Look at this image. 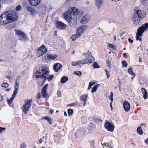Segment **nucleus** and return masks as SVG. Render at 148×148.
<instances>
[{
    "label": "nucleus",
    "mask_w": 148,
    "mask_h": 148,
    "mask_svg": "<svg viewBox=\"0 0 148 148\" xmlns=\"http://www.w3.org/2000/svg\"><path fill=\"white\" fill-rule=\"evenodd\" d=\"M18 15L15 11L9 10L3 13L0 16V24L5 25L17 20Z\"/></svg>",
    "instance_id": "nucleus-1"
},
{
    "label": "nucleus",
    "mask_w": 148,
    "mask_h": 148,
    "mask_svg": "<svg viewBox=\"0 0 148 148\" xmlns=\"http://www.w3.org/2000/svg\"><path fill=\"white\" fill-rule=\"evenodd\" d=\"M134 12L135 13L133 15L132 19L135 25H140L142 23L140 22V20H141L142 18H143L145 16L146 12L137 8H135Z\"/></svg>",
    "instance_id": "nucleus-2"
},
{
    "label": "nucleus",
    "mask_w": 148,
    "mask_h": 148,
    "mask_svg": "<svg viewBox=\"0 0 148 148\" xmlns=\"http://www.w3.org/2000/svg\"><path fill=\"white\" fill-rule=\"evenodd\" d=\"M85 55L84 60H83L84 64L86 63H92L94 61V58L91 56V53L88 51L86 53H85L84 55Z\"/></svg>",
    "instance_id": "nucleus-3"
},
{
    "label": "nucleus",
    "mask_w": 148,
    "mask_h": 148,
    "mask_svg": "<svg viewBox=\"0 0 148 148\" xmlns=\"http://www.w3.org/2000/svg\"><path fill=\"white\" fill-rule=\"evenodd\" d=\"M64 16L65 19L69 23V25L71 27H75L77 24V19L76 18L72 16Z\"/></svg>",
    "instance_id": "nucleus-4"
},
{
    "label": "nucleus",
    "mask_w": 148,
    "mask_h": 148,
    "mask_svg": "<svg viewBox=\"0 0 148 148\" xmlns=\"http://www.w3.org/2000/svg\"><path fill=\"white\" fill-rule=\"evenodd\" d=\"M49 71H47L45 72H43L40 71V70L37 71L36 73L35 74V76L37 78H41L42 77H44L45 79L43 80V83H44L45 81L46 80V78L47 77L46 76H48L49 75Z\"/></svg>",
    "instance_id": "nucleus-5"
},
{
    "label": "nucleus",
    "mask_w": 148,
    "mask_h": 148,
    "mask_svg": "<svg viewBox=\"0 0 148 148\" xmlns=\"http://www.w3.org/2000/svg\"><path fill=\"white\" fill-rule=\"evenodd\" d=\"M79 10L76 8L73 7L65 12L64 16H71V15H76L79 13Z\"/></svg>",
    "instance_id": "nucleus-6"
},
{
    "label": "nucleus",
    "mask_w": 148,
    "mask_h": 148,
    "mask_svg": "<svg viewBox=\"0 0 148 148\" xmlns=\"http://www.w3.org/2000/svg\"><path fill=\"white\" fill-rule=\"evenodd\" d=\"M47 49L44 45H42L39 47L37 51V56L40 57L43 56L47 52Z\"/></svg>",
    "instance_id": "nucleus-7"
},
{
    "label": "nucleus",
    "mask_w": 148,
    "mask_h": 148,
    "mask_svg": "<svg viewBox=\"0 0 148 148\" xmlns=\"http://www.w3.org/2000/svg\"><path fill=\"white\" fill-rule=\"evenodd\" d=\"M31 101L30 100H27L25 102V104L23 105V110L25 114H26L27 111L29 110V109L31 106Z\"/></svg>",
    "instance_id": "nucleus-8"
},
{
    "label": "nucleus",
    "mask_w": 148,
    "mask_h": 148,
    "mask_svg": "<svg viewBox=\"0 0 148 148\" xmlns=\"http://www.w3.org/2000/svg\"><path fill=\"white\" fill-rule=\"evenodd\" d=\"M86 134L85 130H77L75 133L76 137L79 139L82 138L84 134Z\"/></svg>",
    "instance_id": "nucleus-9"
},
{
    "label": "nucleus",
    "mask_w": 148,
    "mask_h": 148,
    "mask_svg": "<svg viewBox=\"0 0 148 148\" xmlns=\"http://www.w3.org/2000/svg\"><path fill=\"white\" fill-rule=\"evenodd\" d=\"M48 84H45L42 88L41 90L42 95L44 98L47 97L48 95L47 92V89Z\"/></svg>",
    "instance_id": "nucleus-10"
},
{
    "label": "nucleus",
    "mask_w": 148,
    "mask_h": 148,
    "mask_svg": "<svg viewBox=\"0 0 148 148\" xmlns=\"http://www.w3.org/2000/svg\"><path fill=\"white\" fill-rule=\"evenodd\" d=\"M104 126L107 130H114V126L112 123L108 122L106 120L104 125Z\"/></svg>",
    "instance_id": "nucleus-11"
},
{
    "label": "nucleus",
    "mask_w": 148,
    "mask_h": 148,
    "mask_svg": "<svg viewBox=\"0 0 148 148\" xmlns=\"http://www.w3.org/2000/svg\"><path fill=\"white\" fill-rule=\"evenodd\" d=\"M142 32L143 33L145 32L148 30V23H145L143 24L142 26L138 29Z\"/></svg>",
    "instance_id": "nucleus-12"
},
{
    "label": "nucleus",
    "mask_w": 148,
    "mask_h": 148,
    "mask_svg": "<svg viewBox=\"0 0 148 148\" xmlns=\"http://www.w3.org/2000/svg\"><path fill=\"white\" fill-rule=\"evenodd\" d=\"M14 31L17 36H20L25 40L27 39V36L25 33L19 30L15 29Z\"/></svg>",
    "instance_id": "nucleus-13"
},
{
    "label": "nucleus",
    "mask_w": 148,
    "mask_h": 148,
    "mask_svg": "<svg viewBox=\"0 0 148 148\" xmlns=\"http://www.w3.org/2000/svg\"><path fill=\"white\" fill-rule=\"evenodd\" d=\"M27 11L33 16H34L37 13V10L34 9L32 7L29 6H28L27 7Z\"/></svg>",
    "instance_id": "nucleus-14"
},
{
    "label": "nucleus",
    "mask_w": 148,
    "mask_h": 148,
    "mask_svg": "<svg viewBox=\"0 0 148 148\" xmlns=\"http://www.w3.org/2000/svg\"><path fill=\"white\" fill-rule=\"evenodd\" d=\"M123 105L125 111L127 112L129 111L130 108V106L129 102L125 100L123 102Z\"/></svg>",
    "instance_id": "nucleus-15"
},
{
    "label": "nucleus",
    "mask_w": 148,
    "mask_h": 148,
    "mask_svg": "<svg viewBox=\"0 0 148 148\" xmlns=\"http://www.w3.org/2000/svg\"><path fill=\"white\" fill-rule=\"evenodd\" d=\"M56 27L60 29H64L66 26L65 24L59 21H56Z\"/></svg>",
    "instance_id": "nucleus-16"
},
{
    "label": "nucleus",
    "mask_w": 148,
    "mask_h": 148,
    "mask_svg": "<svg viewBox=\"0 0 148 148\" xmlns=\"http://www.w3.org/2000/svg\"><path fill=\"white\" fill-rule=\"evenodd\" d=\"M143 33L138 29H137V32L136 35V39L137 40H139L140 42H142V37Z\"/></svg>",
    "instance_id": "nucleus-17"
},
{
    "label": "nucleus",
    "mask_w": 148,
    "mask_h": 148,
    "mask_svg": "<svg viewBox=\"0 0 148 148\" xmlns=\"http://www.w3.org/2000/svg\"><path fill=\"white\" fill-rule=\"evenodd\" d=\"M30 4L32 6H36L40 3L41 0H28Z\"/></svg>",
    "instance_id": "nucleus-18"
},
{
    "label": "nucleus",
    "mask_w": 148,
    "mask_h": 148,
    "mask_svg": "<svg viewBox=\"0 0 148 148\" xmlns=\"http://www.w3.org/2000/svg\"><path fill=\"white\" fill-rule=\"evenodd\" d=\"M57 56L56 55H46L44 57V58L46 60H53L56 59Z\"/></svg>",
    "instance_id": "nucleus-19"
},
{
    "label": "nucleus",
    "mask_w": 148,
    "mask_h": 148,
    "mask_svg": "<svg viewBox=\"0 0 148 148\" xmlns=\"http://www.w3.org/2000/svg\"><path fill=\"white\" fill-rule=\"evenodd\" d=\"M62 67V64L59 63L55 64L53 66V69L55 72H57Z\"/></svg>",
    "instance_id": "nucleus-20"
},
{
    "label": "nucleus",
    "mask_w": 148,
    "mask_h": 148,
    "mask_svg": "<svg viewBox=\"0 0 148 148\" xmlns=\"http://www.w3.org/2000/svg\"><path fill=\"white\" fill-rule=\"evenodd\" d=\"M17 92V89L14 90L12 96L10 98V100H8V102L9 103H11L13 100L16 97Z\"/></svg>",
    "instance_id": "nucleus-21"
},
{
    "label": "nucleus",
    "mask_w": 148,
    "mask_h": 148,
    "mask_svg": "<svg viewBox=\"0 0 148 148\" xmlns=\"http://www.w3.org/2000/svg\"><path fill=\"white\" fill-rule=\"evenodd\" d=\"M103 0H95V6L99 9L103 4Z\"/></svg>",
    "instance_id": "nucleus-22"
},
{
    "label": "nucleus",
    "mask_w": 148,
    "mask_h": 148,
    "mask_svg": "<svg viewBox=\"0 0 148 148\" xmlns=\"http://www.w3.org/2000/svg\"><path fill=\"white\" fill-rule=\"evenodd\" d=\"M80 34L77 33V32H76L75 34H73L71 38L72 40L73 41H75L77 38L80 36Z\"/></svg>",
    "instance_id": "nucleus-23"
},
{
    "label": "nucleus",
    "mask_w": 148,
    "mask_h": 148,
    "mask_svg": "<svg viewBox=\"0 0 148 148\" xmlns=\"http://www.w3.org/2000/svg\"><path fill=\"white\" fill-rule=\"evenodd\" d=\"M141 91L142 92V93L143 94V97L144 99H145L147 98V91L143 88H142Z\"/></svg>",
    "instance_id": "nucleus-24"
},
{
    "label": "nucleus",
    "mask_w": 148,
    "mask_h": 148,
    "mask_svg": "<svg viewBox=\"0 0 148 148\" xmlns=\"http://www.w3.org/2000/svg\"><path fill=\"white\" fill-rule=\"evenodd\" d=\"M88 21V19L86 16L83 17L81 20V23L83 24L87 23Z\"/></svg>",
    "instance_id": "nucleus-25"
},
{
    "label": "nucleus",
    "mask_w": 148,
    "mask_h": 148,
    "mask_svg": "<svg viewBox=\"0 0 148 148\" xmlns=\"http://www.w3.org/2000/svg\"><path fill=\"white\" fill-rule=\"evenodd\" d=\"M83 61L82 60H79L78 61L76 62H73L72 63V65L73 66H76L77 65L79 64H84L83 63Z\"/></svg>",
    "instance_id": "nucleus-26"
},
{
    "label": "nucleus",
    "mask_w": 148,
    "mask_h": 148,
    "mask_svg": "<svg viewBox=\"0 0 148 148\" xmlns=\"http://www.w3.org/2000/svg\"><path fill=\"white\" fill-rule=\"evenodd\" d=\"M113 93L112 92H110V96H108V97L109 98L111 101V102L110 103V106L111 108V110H112L113 109L112 106V102L113 101Z\"/></svg>",
    "instance_id": "nucleus-27"
},
{
    "label": "nucleus",
    "mask_w": 148,
    "mask_h": 148,
    "mask_svg": "<svg viewBox=\"0 0 148 148\" xmlns=\"http://www.w3.org/2000/svg\"><path fill=\"white\" fill-rule=\"evenodd\" d=\"M68 80V78L66 76H64L62 78L60 82L62 83H65Z\"/></svg>",
    "instance_id": "nucleus-28"
},
{
    "label": "nucleus",
    "mask_w": 148,
    "mask_h": 148,
    "mask_svg": "<svg viewBox=\"0 0 148 148\" xmlns=\"http://www.w3.org/2000/svg\"><path fill=\"white\" fill-rule=\"evenodd\" d=\"M88 97V94H86L85 95H82L80 97L82 101L87 100V99Z\"/></svg>",
    "instance_id": "nucleus-29"
},
{
    "label": "nucleus",
    "mask_w": 148,
    "mask_h": 148,
    "mask_svg": "<svg viewBox=\"0 0 148 148\" xmlns=\"http://www.w3.org/2000/svg\"><path fill=\"white\" fill-rule=\"evenodd\" d=\"M47 66L46 64H44L42 66V69H41L40 71H41L43 72H45L47 71H48L47 70Z\"/></svg>",
    "instance_id": "nucleus-30"
},
{
    "label": "nucleus",
    "mask_w": 148,
    "mask_h": 148,
    "mask_svg": "<svg viewBox=\"0 0 148 148\" xmlns=\"http://www.w3.org/2000/svg\"><path fill=\"white\" fill-rule=\"evenodd\" d=\"M100 86V85L99 84H97L94 86L92 89L91 91L93 93V92H96L97 90V88Z\"/></svg>",
    "instance_id": "nucleus-31"
},
{
    "label": "nucleus",
    "mask_w": 148,
    "mask_h": 148,
    "mask_svg": "<svg viewBox=\"0 0 148 148\" xmlns=\"http://www.w3.org/2000/svg\"><path fill=\"white\" fill-rule=\"evenodd\" d=\"M92 66L94 69L99 68H100V66L96 62H94L92 64Z\"/></svg>",
    "instance_id": "nucleus-32"
},
{
    "label": "nucleus",
    "mask_w": 148,
    "mask_h": 148,
    "mask_svg": "<svg viewBox=\"0 0 148 148\" xmlns=\"http://www.w3.org/2000/svg\"><path fill=\"white\" fill-rule=\"evenodd\" d=\"M108 46L110 48H112L113 49L115 50H116V46L114 45H112L111 43H108Z\"/></svg>",
    "instance_id": "nucleus-33"
},
{
    "label": "nucleus",
    "mask_w": 148,
    "mask_h": 148,
    "mask_svg": "<svg viewBox=\"0 0 148 148\" xmlns=\"http://www.w3.org/2000/svg\"><path fill=\"white\" fill-rule=\"evenodd\" d=\"M19 77V76L18 77V78L16 80L15 82V86H14V90H15L16 89H17V92H18V87H19V83H17V80L18 78Z\"/></svg>",
    "instance_id": "nucleus-34"
},
{
    "label": "nucleus",
    "mask_w": 148,
    "mask_h": 148,
    "mask_svg": "<svg viewBox=\"0 0 148 148\" xmlns=\"http://www.w3.org/2000/svg\"><path fill=\"white\" fill-rule=\"evenodd\" d=\"M128 72L129 73H130V74L132 75H135V73H134L132 71V69L131 67L130 68L128 69Z\"/></svg>",
    "instance_id": "nucleus-35"
},
{
    "label": "nucleus",
    "mask_w": 148,
    "mask_h": 148,
    "mask_svg": "<svg viewBox=\"0 0 148 148\" xmlns=\"http://www.w3.org/2000/svg\"><path fill=\"white\" fill-rule=\"evenodd\" d=\"M82 74L81 72L79 71H77L75 72H74L73 73V74L76 75L78 76L79 77L81 76Z\"/></svg>",
    "instance_id": "nucleus-36"
},
{
    "label": "nucleus",
    "mask_w": 148,
    "mask_h": 148,
    "mask_svg": "<svg viewBox=\"0 0 148 148\" xmlns=\"http://www.w3.org/2000/svg\"><path fill=\"white\" fill-rule=\"evenodd\" d=\"M73 112V111L72 109H69L68 110V113L69 116L71 115Z\"/></svg>",
    "instance_id": "nucleus-37"
},
{
    "label": "nucleus",
    "mask_w": 148,
    "mask_h": 148,
    "mask_svg": "<svg viewBox=\"0 0 148 148\" xmlns=\"http://www.w3.org/2000/svg\"><path fill=\"white\" fill-rule=\"evenodd\" d=\"M46 140L47 139L46 136H43L41 138H40L39 140V142L40 143H42V142L44 141V139Z\"/></svg>",
    "instance_id": "nucleus-38"
},
{
    "label": "nucleus",
    "mask_w": 148,
    "mask_h": 148,
    "mask_svg": "<svg viewBox=\"0 0 148 148\" xmlns=\"http://www.w3.org/2000/svg\"><path fill=\"white\" fill-rule=\"evenodd\" d=\"M123 66L124 67H126L127 66V63L125 61L123 60L122 62Z\"/></svg>",
    "instance_id": "nucleus-39"
},
{
    "label": "nucleus",
    "mask_w": 148,
    "mask_h": 148,
    "mask_svg": "<svg viewBox=\"0 0 148 148\" xmlns=\"http://www.w3.org/2000/svg\"><path fill=\"white\" fill-rule=\"evenodd\" d=\"M46 77H47L46 78L47 79L48 81L50 82L52 79L54 77V76L53 75H51L48 77L47 76Z\"/></svg>",
    "instance_id": "nucleus-40"
},
{
    "label": "nucleus",
    "mask_w": 148,
    "mask_h": 148,
    "mask_svg": "<svg viewBox=\"0 0 148 148\" xmlns=\"http://www.w3.org/2000/svg\"><path fill=\"white\" fill-rule=\"evenodd\" d=\"M95 84V83L94 82H90L89 83L88 89H90V88H91L92 86Z\"/></svg>",
    "instance_id": "nucleus-41"
},
{
    "label": "nucleus",
    "mask_w": 148,
    "mask_h": 148,
    "mask_svg": "<svg viewBox=\"0 0 148 148\" xmlns=\"http://www.w3.org/2000/svg\"><path fill=\"white\" fill-rule=\"evenodd\" d=\"M9 84L7 83H3L1 85V86L5 88H7L9 86Z\"/></svg>",
    "instance_id": "nucleus-42"
},
{
    "label": "nucleus",
    "mask_w": 148,
    "mask_h": 148,
    "mask_svg": "<svg viewBox=\"0 0 148 148\" xmlns=\"http://www.w3.org/2000/svg\"><path fill=\"white\" fill-rule=\"evenodd\" d=\"M106 63L109 67H110L111 64L110 61L109 60H107L106 61Z\"/></svg>",
    "instance_id": "nucleus-43"
},
{
    "label": "nucleus",
    "mask_w": 148,
    "mask_h": 148,
    "mask_svg": "<svg viewBox=\"0 0 148 148\" xmlns=\"http://www.w3.org/2000/svg\"><path fill=\"white\" fill-rule=\"evenodd\" d=\"M87 27V26H82V27H79V30L81 29H82L83 30V31H84L85 29H86V28Z\"/></svg>",
    "instance_id": "nucleus-44"
},
{
    "label": "nucleus",
    "mask_w": 148,
    "mask_h": 148,
    "mask_svg": "<svg viewBox=\"0 0 148 148\" xmlns=\"http://www.w3.org/2000/svg\"><path fill=\"white\" fill-rule=\"evenodd\" d=\"M26 145L25 143L23 142L22 144L21 145V148H25Z\"/></svg>",
    "instance_id": "nucleus-45"
},
{
    "label": "nucleus",
    "mask_w": 148,
    "mask_h": 148,
    "mask_svg": "<svg viewBox=\"0 0 148 148\" xmlns=\"http://www.w3.org/2000/svg\"><path fill=\"white\" fill-rule=\"evenodd\" d=\"M95 140H92L91 141H89L90 143L92 144V145H91L90 147H91L92 146V147H94V145L95 143Z\"/></svg>",
    "instance_id": "nucleus-46"
},
{
    "label": "nucleus",
    "mask_w": 148,
    "mask_h": 148,
    "mask_svg": "<svg viewBox=\"0 0 148 148\" xmlns=\"http://www.w3.org/2000/svg\"><path fill=\"white\" fill-rule=\"evenodd\" d=\"M105 71L106 73V75L107 76V78H109L110 73L108 71L107 69H105Z\"/></svg>",
    "instance_id": "nucleus-47"
},
{
    "label": "nucleus",
    "mask_w": 148,
    "mask_h": 148,
    "mask_svg": "<svg viewBox=\"0 0 148 148\" xmlns=\"http://www.w3.org/2000/svg\"><path fill=\"white\" fill-rule=\"evenodd\" d=\"M81 121L83 123H85V122H86V118L84 117H81Z\"/></svg>",
    "instance_id": "nucleus-48"
},
{
    "label": "nucleus",
    "mask_w": 148,
    "mask_h": 148,
    "mask_svg": "<svg viewBox=\"0 0 148 148\" xmlns=\"http://www.w3.org/2000/svg\"><path fill=\"white\" fill-rule=\"evenodd\" d=\"M138 134L142 135L143 134V132L142 130H136Z\"/></svg>",
    "instance_id": "nucleus-49"
},
{
    "label": "nucleus",
    "mask_w": 148,
    "mask_h": 148,
    "mask_svg": "<svg viewBox=\"0 0 148 148\" xmlns=\"http://www.w3.org/2000/svg\"><path fill=\"white\" fill-rule=\"evenodd\" d=\"M48 121H49L50 124H51L53 122V120L52 118L50 117L48 119Z\"/></svg>",
    "instance_id": "nucleus-50"
},
{
    "label": "nucleus",
    "mask_w": 148,
    "mask_h": 148,
    "mask_svg": "<svg viewBox=\"0 0 148 148\" xmlns=\"http://www.w3.org/2000/svg\"><path fill=\"white\" fill-rule=\"evenodd\" d=\"M84 31H83V30H82V29H81L80 30H79V28H78V31H77V33H80V36H81V33L82 32H83Z\"/></svg>",
    "instance_id": "nucleus-51"
},
{
    "label": "nucleus",
    "mask_w": 148,
    "mask_h": 148,
    "mask_svg": "<svg viewBox=\"0 0 148 148\" xmlns=\"http://www.w3.org/2000/svg\"><path fill=\"white\" fill-rule=\"evenodd\" d=\"M21 8V6L20 5H18L16 7V10L17 11L19 10Z\"/></svg>",
    "instance_id": "nucleus-52"
},
{
    "label": "nucleus",
    "mask_w": 148,
    "mask_h": 148,
    "mask_svg": "<svg viewBox=\"0 0 148 148\" xmlns=\"http://www.w3.org/2000/svg\"><path fill=\"white\" fill-rule=\"evenodd\" d=\"M57 95H58V97H61V92L60 91H58L57 92Z\"/></svg>",
    "instance_id": "nucleus-53"
},
{
    "label": "nucleus",
    "mask_w": 148,
    "mask_h": 148,
    "mask_svg": "<svg viewBox=\"0 0 148 148\" xmlns=\"http://www.w3.org/2000/svg\"><path fill=\"white\" fill-rule=\"evenodd\" d=\"M76 105V104L75 103H70V104H68L67 105V106H74Z\"/></svg>",
    "instance_id": "nucleus-54"
},
{
    "label": "nucleus",
    "mask_w": 148,
    "mask_h": 148,
    "mask_svg": "<svg viewBox=\"0 0 148 148\" xmlns=\"http://www.w3.org/2000/svg\"><path fill=\"white\" fill-rule=\"evenodd\" d=\"M123 57L125 58H127V54L126 53H124L123 54Z\"/></svg>",
    "instance_id": "nucleus-55"
},
{
    "label": "nucleus",
    "mask_w": 148,
    "mask_h": 148,
    "mask_svg": "<svg viewBox=\"0 0 148 148\" xmlns=\"http://www.w3.org/2000/svg\"><path fill=\"white\" fill-rule=\"evenodd\" d=\"M128 41L130 42L131 43H132L133 42V40L131 39L130 38H129L128 39Z\"/></svg>",
    "instance_id": "nucleus-56"
},
{
    "label": "nucleus",
    "mask_w": 148,
    "mask_h": 148,
    "mask_svg": "<svg viewBox=\"0 0 148 148\" xmlns=\"http://www.w3.org/2000/svg\"><path fill=\"white\" fill-rule=\"evenodd\" d=\"M41 97V96L40 93H39L37 95V99H40Z\"/></svg>",
    "instance_id": "nucleus-57"
},
{
    "label": "nucleus",
    "mask_w": 148,
    "mask_h": 148,
    "mask_svg": "<svg viewBox=\"0 0 148 148\" xmlns=\"http://www.w3.org/2000/svg\"><path fill=\"white\" fill-rule=\"evenodd\" d=\"M50 117H42V119L44 118L45 120H46L48 121V119Z\"/></svg>",
    "instance_id": "nucleus-58"
},
{
    "label": "nucleus",
    "mask_w": 148,
    "mask_h": 148,
    "mask_svg": "<svg viewBox=\"0 0 148 148\" xmlns=\"http://www.w3.org/2000/svg\"><path fill=\"white\" fill-rule=\"evenodd\" d=\"M84 102L83 103V106H84L86 105V100L83 101Z\"/></svg>",
    "instance_id": "nucleus-59"
},
{
    "label": "nucleus",
    "mask_w": 148,
    "mask_h": 148,
    "mask_svg": "<svg viewBox=\"0 0 148 148\" xmlns=\"http://www.w3.org/2000/svg\"><path fill=\"white\" fill-rule=\"evenodd\" d=\"M53 110H50L49 111L50 113L51 114H52L53 113Z\"/></svg>",
    "instance_id": "nucleus-60"
},
{
    "label": "nucleus",
    "mask_w": 148,
    "mask_h": 148,
    "mask_svg": "<svg viewBox=\"0 0 148 148\" xmlns=\"http://www.w3.org/2000/svg\"><path fill=\"white\" fill-rule=\"evenodd\" d=\"M3 99V98L2 96H1V95L0 94V101H2V100Z\"/></svg>",
    "instance_id": "nucleus-61"
},
{
    "label": "nucleus",
    "mask_w": 148,
    "mask_h": 148,
    "mask_svg": "<svg viewBox=\"0 0 148 148\" xmlns=\"http://www.w3.org/2000/svg\"><path fill=\"white\" fill-rule=\"evenodd\" d=\"M109 143H104V145H105L106 146H108L109 145Z\"/></svg>",
    "instance_id": "nucleus-62"
},
{
    "label": "nucleus",
    "mask_w": 148,
    "mask_h": 148,
    "mask_svg": "<svg viewBox=\"0 0 148 148\" xmlns=\"http://www.w3.org/2000/svg\"><path fill=\"white\" fill-rule=\"evenodd\" d=\"M145 142L148 145V138H147L145 140Z\"/></svg>",
    "instance_id": "nucleus-63"
},
{
    "label": "nucleus",
    "mask_w": 148,
    "mask_h": 148,
    "mask_svg": "<svg viewBox=\"0 0 148 148\" xmlns=\"http://www.w3.org/2000/svg\"><path fill=\"white\" fill-rule=\"evenodd\" d=\"M7 0H0V1L2 3H4L6 2Z\"/></svg>",
    "instance_id": "nucleus-64"
}]
</instances>
